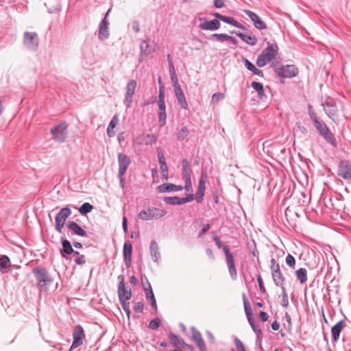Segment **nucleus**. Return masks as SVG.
<instances>
[{
  "mask_svg": "<svg viewBox=\"0 0 351 351\" xmlns=\"http://www.w3.org/2000/svg\"><path fill=\"white\" fill-rule=\"evenodd\" d=\"M285 261H286V263L291 267H293L295 265V258L290 254H289L287 256Z\"/></svg>",
  "mask_w": 351,
  "mask_h": 351,
  "instance_id": "nucleus-46",
  "label": "nucleus"
},
{
  "mask_svg": "<svg viewBox=\"0 0 351 351\" xmlns=\"http://www.w3.org/2000/svg\"><path fill=\"white\" fill-rule=\"evenodd\" d=\"M120 302L121 303L122 308L124 310V311L125 313H128V311L130 310V306H129V303L127 302V300L120 301Z\"/></svg>",
  "mask_w": 351,
  "mask_h": 351,
  "instance_id": "nucleus-56",
  "label": "nucleus"
},
{
  "mask_svg": "<svg viewBox=\"0 0 351 351\" xmlns=\"http://www.w3.org/2000/svg\"><path fill=\"white\" fill-rule=\"evenodd\" d=\"M244 62H245V67L248 70H250L252 72V71L255 69L256 66L252 62H250L249 60H245Z\"/></svg>",
  "mask_w": 351,
  "mask_h": 351,
  "instance_id": "nucleus-55",
  "label": "nucleus"
},
{
  "mask_svg": "<svg viewBox=\"0 0 351 351\" xmlns=\"http://www.w3.org/2000/svg\"><path fill=\"white\" fill-rule=\"evenodd\" d=\"M140 49L141 54L145 56H148L154 51L153 44H151L146 40H143L141 43Z\"/></svg>",
  "mask_w": 351,
  "mask_h": 351,
  "instance_id": "nucleus-26",
  "label": "nucleus"
},
{
  "mask_svg": "<svg viewBox=\"0 0 351 351\" xmlns=\"http://www.w3.org/2000/svg\"><path fill=\"white\" fill-rule=\"evenodd\" d=\"M185 180V189L187 191H192V184L191 181V175L186 174L185 178H184Z\"/></svg>",
  "mask_w": 351,
  "mask_h": 351,
  "instance_id": "nucleus-43",
  "label": "nucleus"
},
{
  "mask_svg": "<svg viewBox=\"0 0 351 351\" xmlns=\"http://www.w3.org/2000/svg\"><path fill=\"white\" fill-rule=\"evenodd\" d=\"M314 125L319 134L328 141L332 142L334 141L333 134L330 132L325 123L318 121L317 119H315Z\"/></svg>",
  "mask_w": 351,
  "mask_h": 351,
  "instance_id": "nucleus-11",
  "label": "nucleus"
},
{
  "mask_svg": "<svg viewBox=\"0 0 351 351\" xmlns=\"http://www.w3.org/2000/svg\"><path fill=\"white\" fill-rule=\"evenodd\" d=\"M244 12L253 21L254 26L259 29H265L267 27L265 23L254 12L245 10Z\"/></svg>",
  "mask_w": 351,
  "mask_h": 351,
  "instance_id": "nucleus-15",
  "label": "nucleus"
},
{
  "mask_svg": "<svg viewBox=\"0 0 351 351\" xmlns=\"http://www.w3.org/2000/svg\"><path fill=\"white\" fill-rule=\"evenodd\" d=\"M118 279L119 280L118 287L119 301L129 300L132 297L130 289L125 287L123 276H119Z\"/></svg>",
  "mask_w": 351,
  "mask_h": 351,
  "instance_id": "nucleus-6",
  "label": "nucleus"
},
{
  "mask_svg": "<svg viewBox=\"0 0 351 351\" xmlns=\"http://www.w3.org/2000/svg\"><path fill=\"white\" fill-rule=\"evenodd\" d=\"M145 291L146 294V297L147 300H150L151 306L155 309L157 310L156 301L154 295V293L152 289L151 285H148V288L145 287Z\"/></svg>",
  "mask_w": 351,
  "mask_h": 351,
  "instance_id": "nucleus-28",
  "label": "nucleus"
},
{
  "mask_svg": "<svg viewBox=\"0 0 351 351\" xmlns=\"http://www.w3.org/2000/svg\"><path fill=\"white\" fill-rule=\"evenodd\" d=\"M159 193H165L169 191H178L182 190V186H178L171 183L163 184L157 187Z\"/></svg>",
  "mask_w": 351,
  "mask_h": 351,
  "instance_id": "nucleus-20",
  "label": "nucleus"
},
{
  "mask_svg": "<svg viewBox=\"0 0 351 351\" xmlns=\"http://www.w3.org/2000/svg\"><path fill=\"white\" fill-rule=\"evenodd\" d=\"M222 21L226 23H228V24H230L234 27H239V23L238 21H237L236 20H234V19L231 18V17H228V16H223L222 17Z\"/></svg>",
  "mask_w": 351,
  "mask_h": 351,
  "instance_id": "nucleus-41",
  "label": "nucleus"
},
{
  "mask_svg": "<svg viewBox=\"0 0 351 351\" xmlns=\"http://www.w3.org/2000/svg\"><path fill=\"white\" fill-rule=\"evenodd\" d=\"M278 47L276 44L269 45L259 55L256 60V64L259 67L265 66L268 62L274 59L278 53Z\"/></svg>",
  "mask_w": 351,
  "mask_h": 351,
  "instance_id": "nucleus-1",
  "label": "nucleus"
},
{
  "mask_svg": "<svg viewBox=\"0 0 351 351\" xmlns=\"http://www.w3.org/2000/svg\"><path fill=\"white\" fill-rule=\"evenodd\" d=\"M71 215V210L69 208H62L56 216L55 226L56 230L59 232H62V230L64 226L66 219Z\"/></svg>",
  "mask_w": 351,
  "mask_h": 351,
  "instance_id": "nucleus-3",
  "label": "nucleus"
},
{
  "mask_svg": "<svg viewBox=\"0 0 351 351\" xmlns=\"http://www.w3.org/2000/svg\"><path fill=\"white\" fill-rule=\"evenodd\" d=\"M159 326H160V321L158 319H152L149 322V328L153 330L157 329L159 327Z\"/></svg>",
  "mask_w": 351,
  "mask_h": 351,
  "instance_id": "nucleus-50",
  "label": "nucleus"
},
{
  "mask_svg": "<svg viewBox=\"0 0 351 351\" xmlns=\"http://www.w3.org/2000/svg\"><path fill=\"white\" fill-rule=\"evenodd\" d=\"M75 254L77 257L75 259V262L78 265H83L86 263L85 257L84 255H80L79 252H75Z\"/></svg>",
  "mask_w": 351,
  "mask_h": 351,
  "instance_id": "nucleus-44",
  "label": "nucleus"
},
{
  "mask_svg": "<svg viewBox=\"0 0 351 351\" xmlns=\"http://www.w3.org/2000/svg\"><path fill=\"white\" fill-rule=\"evenodd\" d=\"M259 316L261 320L263 322H265L268 319V315L264 311H261L259 314Z\"/></svg>",
  "mask_w": 351,
  "mask_h": 351,
  "instance_id": "nucleus-61",
  "label": "nucleus"
},
{
  "mask_svg": "<svg viewBox=\"0 0 351 351\" xmlns=\"http://www.w3.org/2000/svg\"><path fill=\"white\" fill-rule=\"evenodd\" d=\"M188 132V129L186 127L182 128L177 134L178 139L180 141L183 140L187 136Z\"/></svg>",
  "mask_w": 351,
  "mask_h": 351,
  "instance_id": "nucleus-42",
  "label": "nucleus"
},
{
  "mask_svg": "<svg viewBox=\"0 0 351 351\" xmlns=\"http://www.w3.org/2000/svg\"><path fill=\"white\" fill-rule=\"evenodd\" d=\"M223 251L226 254L227 265L230 274L233 279H235L237 276V272L235 267L233 256L230 252L228 245H223Z\"/></svg>",
  "mask_w": 351,
  "mask_h": 351,
  "instance_id": "nucleus-8",
  "label": "nucleus"
},
{
  "mask_svg": "<svg viewBox=\"0 0 351 351\" xmlns=\"http://www.w3.org/2000/svg\"><path fill=\"white\" fill-rule=\"evenodd\" d=\"M345 326L344 321L341 320L338 323H337L332 328V339L334 341H337L340 335V332H341L342 329Z\"/></svg>",
  "mask_w": 351,
  "mask_h": 351,
  "instance_id": "nucleus-23",
  "label": "nucleus"
},
{
  "mask_svg": "<svg viewBox=\"0 0 351 351\" xmlns=\"http://www.w3.org/2000/svg\"><path fill=\"white\" fill-rule=\"evenodd\" d=\"M214 4L217 8H221L224 5L223 0H215Z\"/></svg>",
  "mask_w": 351,
  "mask_h": 351,
  "instance_id": "nucleus-60",
  "label": "nucleus"
},
{
  "mask_svg": "<svg viewBox=\"0 0 351 351\" xmlns=\"http://www.w3.org/2000/svg\"><path fill=\"white\" fill-rule=\"evenodd\" d=\"M225 97V95L223 93H215L212 97V103L215 104L217 103L221 99Z\"/></svg>",
  "mask_w": 351,
  "mask_h": 351,
  "instance_id": "nucleus-47",
  "label": "nucleus"
},
{
  "mask_svg": "<svg viewBox=\"0 0 351 351\" xmlns=\"http://www.w3.org/2000/svg\"><path fill=\"white\" fill-rule=\"evenodd\" d=\"M143 307H144V305H143V303L142 302H138L134 307V311L136 312V313H141L143 312Z\"/></svg>",
  "mask_w": 351,
  "mask_h": 351,
  "instance_id": "nucleus-51",
  "label": "nucleus"
},
{
  "mask_svg": "<svg viewBox=\"0 0 351 351\" xmlns=\"http://www.w3.org/2000/svg\"><path fill=\"white\" fill-rule=\"evenodd\" d=\"M118 162H119V178L120 179L121 184H124L123 176L125 175L128 168L130 165V158L123 154H119L118 155Z\"/></svg>",
  "mask_w": 351,
  "mask_h": 351,
  "instance_id": "nucleus-4",
  "label": "nucleus"
},
{
  "mask_svg": "<svg viewBox=\"0 0 351 351\" xmlns=\"http://www.w3.org/2000/svg\"><path fill=\"white\" fill-rule=\"evenodd\" d=\"M93 206L89 203H84L81 207L79 208V212L81 215H85L87 213H90L93 210Z\"/></svg>",
  "mask_w": 351,
  "mask_h": 351,
  "instance_id": "nucleus-37",
  "label": "nucleus"
},
{
  "mask_svg": "<svg viewBox=\"0 0 351 351\" xmlns=\"http://www.w3.org/2000/svg\"><path fill=\"white\" fill-rule=\"evenodd\" d=\"M234 343L237 351H246L243 343L239 339H236Z\"/></svg>",
  "mask_w": 351,
  "mask_h": 351,
  "instance_id": "nucleus-49",
  "label": "nucleus"
},
{
  "mask_svg": "<svg viewBox=\"0 0 351 351\" xmlns=\"http://www.w3.org/2000/svg\"><path fill=\"white\" fill-rule=\"evenodd\" d=\"M62 244V250H61V254L62 256H64V254L69 255L73 252V250L71 245V243L68 240H63Z\"/></svg>",
  "mask_w": 351,
  "mask_h": 351,
  "instance_id": "nucleus-31",
  "label": "nucleus"
},
{
  "mask_svg": "<svg viewBox=\"0 0 351 351\" xmlns=\"http://www.w3.org/2000/svg\"><path fill=\"white\" fill-rule=\"evenodd\" d=\"M67 227L75 234L80 237H86V232L76 222L70 221L67 223Z\"/></svg>",
  "mask_w": 351,
  "mask_h": 351,
  "instance_id": "nucleus-22",
  "label": "nucleus"
},
{
  "mask_svg": "<svg viewBox=\"0 0 351 351\" xmlns=\"http://www.w3.org/2000/svg\"><path fill=\"white\" fill-rule=\"evenodd\" d=\"M210 228V224H203V228L202 230L199 232L198 237H202Z\"/></svg>",
  "mask_w": 351,
  "mask_h": 351,
  "instance_id": "nucleus-52",
  "label": "nucleus"
},
{
  "mask_svg": "<svg viewBox=\"0 0 351 351\" xmlns=\"http://www.w3.org/2000/svg\"><path fill=\"white\" fill-rule=\"evenodd\" d=\"M73 341L71 347V350L75 348L83 343V339L85 337L84 330L81 326L74 327L73 332Z\"/></svg>",
  "mask_w": 351,
  "mask_h": 351,
  "instance_id": "nucleus-7",
  "label": "nucleus"
},
{
  "mask_svg": "<svg viewBox=\"0 0 351 351\" xmlns=\"http://www.w3.org/2000/svg\"><path fill=\"white\" fill-rule=\"evenodd\" d=\"M271 328L274 330H279L280 328V324L275 321L272 324H271Z\"/></svg>",
  "mask_w": 351,
  "mask_h": 351,
  "instance_id": "nucleus-63",
  "label": "nucleus"
},
{
  "mask_svg": "<svg viewBox=\"0 0 351 351\" xmlns=\"http://www.w3.org/2000/svg\"><path fill=\"white\" fill-rule=\"evenodd\" d=\"M11 267L10 258L6 255H3L0 257V270L2 273H7L9 271Z\"/></svg>",
  "mask_w": 351,
  "mask_h": 351,
  "instance_id": "nucleus-27",
  "label": "nucleus"
},
{
  "mask_svg": "<svg viewBox=\"0 0 351 351\" xmlns=\"http://www.w3.org/2000/svg\"><path fill=\"white\" fill-rule=\"evenodd\" d=\"M252 87L258 92L260 98H263L265 96L263 86L261 83L253 82Z\"/></svg>",
  "mask_w": 351,
  "mask_h": 351,
  "instance_id": "nucleus-35",
  "label": "nucleus"
},
{
  "mask_svg": "<svg viewBox=\"0 0 351 351\" xmlns=\"http://www.w3.org/2000/svg\"><path fill=\"white\" fill-rule=\"evenodd\" d=\"M132 252V245L129 243H125L123 247V256L124 261L128 267H130L131 263V257Z\"/></svg>",
  "mask_w": 351,
  "mask_h": 351,
  "instance_id": "nucleus-24",
  "label": "nucleus"
},
{
  "mask_svg": "<svg viewBox=\"0 0 351 351\" xmlns=\"http://www.w3.org/2000/svg\"><path fill=\"white\" fill-rule=\"evenodd\" d=\"M257 280H258V285H259L261 291L262 293H265L266 291V289H265V287L263 286L262 278L261 276H258Z\"/></svg>",
  "mask_w": 351,
  "mask_h": 351,
  "instance_id": "nucleus-57",
  "label": "nucleus"
},
{
  "mask_svg": "<svg viewBox=\"0 0 351 351\" xmlns=\"http://www.w3.org/2000/svg\"><path fill=\"white\" fill-rule=\"evenodd\" d=\"M119 123V118L117 115L114 116L110 122V124L107 128V134L109 137L114 136L115 135V132L114 129L117 125Z\"/></svg>",
  "mask_w": 351,
  "mask_h": 351,
  "instance_id": "nucleus-29",
  "label": "nucleus"
},
{
  "mask_svg": "<svg viewBox=\"0 0 351 351\" xmlns=\"http://www.w3.org/2000/svg\"><path fill=\"white\" fill-rule=\"evenodd\" d=\"M193 340L195 342L201 351L206 350V345L202 339V335L198 331L193 332Z\"/></svg>",
  "mask_w": 351,
  "mask_h": 351,
  "instance_id": "nucleus-25",
  "label": "nucleus"
},
{
  "mask_svg": "<svg viewBox=\"0 0 351 351\" xmlns=\"http://www.w3.org/2000/svg\"><path fill=\"white\" fill-rule=\"evenodd\" d=\"M34 274L36 276L39 287H43L51 281L45 269L35 268L34 269Z\"/></svg>",
  "mask_w": 351,
  "mask_h": 351,
  "instance_id": "nucleus-12",
  "label": "nucleus"
},
{
  "mask_svg": "<svg viewBox=\"0 0 351 351\" xmlns=\"http://www.w3.org/2000/svg\"><path fill=\"white\" fill-rule=\"evenodd\" d=\"M132 28L135 32H138L140 30L139 24L138 22H134L132 25Z\"/></svg>",
  "mask_w": 351,
  "mask_h": 351,
  "instance_id": "nucleus-64",
  "label": "nucleus"
},
{
  "mask_svg": "<svg viewBox=\"0 0 351 351\" xmlns=\"http://www.w3.org/2000/svg\"><path fill=\"white\" fill-rule=\"evenodd\" d=\"M213 239L217 245V246L219 247V248H221V247H223V246L222 245V243L219 239V237L217 235V234H215L214 237H213Z\"/></svg>",
  "mask_w": 351,
  "mask_h": 351,
  "instance_id": "nucleus-58",
  "label": "nucleus"
},
{
  "mask_svg": "<svg viewBox=\"0 0 351 351\" xmlns=\"http://www.w3.org/2000/svg\"><path fill=\"white\" fill-rule=\"evenodd\" d=\"M210 38L218 41L230 40L234 43V38L226 34H214L211 35Z\"/></svg>",
  "mask_w": 351,
  "mask_h": 351,
  "instance_id": "nucleus-32",
  "label": "nucleus"
},
{
  "mask_svg": "<svg viewBox=\"0 0 351 351\" xmlns=\"http://www.w3.org/2000/svg\"><path fill=\"white\" fill-rule=\"evenodd\" d=\"M206 177L204 176H201L199 181V186L197 189V191L196 193V200L197 202H202L203 199V197L204 195V191L206 189Z\"/></svg>",
  "mask_w": 351,
  "mask_h": 351,
  "instance_id": "nucleus-18",
  "label": "nucleus"
},
{
  "mask_svg": "<svg viewBox=\"0 0 351 351\" xmlns=\"http://www.w3.org/2000/svg\"><path fill=\"white\" fill-rule=\"evenodd\" d=\"M325 110L328 117L334 119L337 117V108L331 102L326 103Z\"/></svg>",
  "mask_w": 351,
  "mask_h": 351,
  "instance_id": "nucleus-30",
  "label": "nucleus"
},
{
  "mask_svg": "<svg viewBox=\"0 0 351 351\" xmlns=\"http://www.w3.org/2000/svg\"><path fill=\"white\" fill-rule=\"evenodd\" d=\"M199 27L205 30H217L220 27V22L216 19L210 21H204L199 25Z\"/></svg>",
  "mask_w": 351,
  "mask_h": 351,
  "instance_id": "nucleus-21",
  "label": "nucleus"
},
{
  "mask_svg": "<svg viewBox=\"0 0 351 351\" xmlns=\"http://www.w3.org/2000/svg\"><path fill=\"white\" fill-rule=\"evenodd\" d=\"M167 214V211L156 207H149L142 210L138 217L143 221L154 220L161 218Z\"/></svg>",
  "mask_w": 351,
  "mask_h": 351,
  "instance_id": "nucleus-2",
  "label": "nucleus"
},
{
  "mask_svg": "<svg viewBox=\"0 0 351 351\" xmlns=\"http://www.w3.org/2000/svg\"><path fill=\"white\" fill-rule=\"evenodd\" d=\"M165 119H166L165 111H160V112H159V121L160 122L162 125L165 124Z\"/></svg>",
  "mask_w": 351,
  "mask_h": 351,
  "instance_id": "nucleus-54",
  "label": "nucleus"
},
{
  "mask_svg": "<svg viewBox=\"0 0 351 351\" xmlns=\"http://www.w3.org/2000/svg\"><path fill=\"white\" fill-rule=\"evenodd\" d=\"M243 302H244L245 311L246 315H247V318L252 317L250 305L245 295H243Z\"/></svg>",
  "mask_w": 351,
  "mask_h": 351,
  "instance_id": "nucleus-39",
  "label": "nucleus"
},
{
  "mask_svg": "<svg viewBox=\"0 0 351 351\" xmlns=\"http://www.w3.org/2000/svg\"><path fill=\"white\" fill-rule=\"evenodd\" d=\"M338 174L348 183H351V165L348 161H341L339 165Z\"/></svg>",
  "mask_w": 351,
  "mask_h": 351,
  "instance_id": "nucleus-10",
  "label": "nucleus"
},
{
  "mask_svg": "<svg viewBox=\"0 0 351 351\" xmlns=\"http://www.w3.org/2000/svg\"><path fill=\"white\" fill-rule=\"evenodd\" d=\"M158 157L160 165L166 164L165 158L163 155V153L161 150H158Z\"/></svg>",
  "mask_w": 351,
  "mask_h": 351,
  "instance_id": "nucleus-53",
  "label": "nucleus"
},
{
  "mask_svg": "<svg viewBox=\"0 0 351 351\" xmlns=\"http://www.w3.org/2000/svg\"><path fill=\"white\" fill-rule=\"evenodd\" d=\"M183 177L185 178L186 174L191 175V169L188 161L184 159L182 160Z\"/></svg>",
  "mask_w": 351,
  "mask_h": 351,
  "instance_id": "nucleus-40",
  "label": "nucleus"
},
{
  "mask_svg": "<svg viewBox=\"0 0 351 351\" xmlns=\"http://www.w3.org/2000/svg\"><path fill=\"white\" fill-rule=\"evenodd\" d=\"M136 87V81L132 80L127 84L126 93H125V100L128 103L127 106L130 107L132 97L134 94L135 89Z\"/></svg>",
  "mask_w": 351,
  "mask_h": 351,
  "instance_id": "nucleus-17",
  "label": "nucleus"
},
{
  "mask_svg": "<svg viewBox=\"0 0 351 351\" xmlns=\"http://www.w3.org/2000/svg\"><path fill=\"white\" fill-rule=\"evenodd\" d=\"M296 276L301 284L307 280V271L304 268H300L295 271Z\"/></svg>",
  "mask_w": 351,
  "mask_h": 351,
  "instance_id": "nucleus-33",
  "label": "nucleus"
},
{
  "mask_svg": "<svg viewBox=\"0 0 351 351\" xmlns=\"http://www.w3.org/2000/svg\"><path fill=\"white\" fill-rule=\"evenodd\" d=\"M194 199L193 195H189L186 197L182 198V204H185L186 202H191Z\"/></svg>",
  "mask_w": 351,
  "mask_h": 351,
  "instance_id": "nucleus-62",
  "label": "nucleus"
},
{
  "mask_svg": "<svg viewBox=\"0 0 351 351\" xmlns=\"http://www.w3.org/2000/svg\"><path fill=\"white\" fill-rule=\"evenodd\" d=\"M174 93H175L176 97L178 101V103L180 104L181 107L184 110H188L189 105L186 100L185 95L181 88V86L174 88Z\"/></svg>",
  "mask_w": 351,
  "mask_h": 351,
  "instance_id": "nucleus-19",
  "label": "nucleus"
},
{
  "mask_svg": "<svg viewBox=\"0 0 351 351\" xmlns=\"http://www.w3.org/2000/svg\"><path fill=\"white\" fill-rule=\"evenodd\" d=\"M24 44L29 49H34L38 46V39L35 32H25L23 38Z\"/></svg>",
  "mask_w": 351,
  "mask_h": 351,
  "instance_id": "nucleus-13",
  "label": "nucleus"
},
{
  "mask_svg": "<svg viewBox=\"0 0 351 351\" xmlns=\"http://www.w3.org/2000/svg\"><path fill=\"white\" fill-rule=\"evenodd\" d=\"M160 165V171L162 177L165 178V180L168 179V171H167V166L166 164Z\"/></svg>",
  "mask_w": 351,
  "mask_h": 351,
  "instance_id": "nucleus-48",
  "label": "nucleus"
},
{
  "mask_svg": "<svg viewBox=\"0 0 351 351\" xmlns=\"http://www.w3.org/2000/svg\"><path fill=\"white\" fill-rule=\"evenodd\" d=\"M165 202L171 204H183L182 198L178 197H169L165 199Z\"/></svg>",
  "mask_w": 351,
  "mask_h": 351,
  "instance_id": "nucleus-38",
  "label": "nucleus"
},
{
  "mask_svg": "<svg viewBox=\"0 0 351 351\" xmlns=\"http://www.w3.org/2000/svg\"><path fill=\"white\" fill-rule=\"evenodd\" d=\"M68 125L66 123H61L58 126L51 130V134L55 141L64 142L67 136Z\"/></svg>",
  "mask_w": 351,
  "mask_h": 351,
  "instance_id": "nucleus-5",
  "label": "nucleus"
},
{
  "mask_svg": "<svg viewBox=\"0 0 351 351\" xmlns=\"http://www.w3.org/2000/svg\"><path fill=\"white\" fill-rule=\"evenodd\" d=\"M271 270L272 272V278L276 285L277 286L282 285L283 276L280 271L279 264L274 258L271 260Z\"/></svg>",
  "mask_w": 351,
  "mask_h": 351,
  "instance_id": "nucleus-9",
  "label": "nucleus"
},
{
  "mask_svg": "<svg viewBox=\"0 0 351 351\" xmlns=\"http://www.w3.org/2000/svg\"><path fill=\"white\" fill-rule=\"evenodd\" d=\"M238 36L247 44L252 45H254L257 41L255 37L243 33L238 34Z\"/></svg>",
  "mask_w": 351,
  "mask_h": 351,
  "instance_id": "nucleus-34",
  "label": "nucleus"
},
{
  "mask_svg": "<svg viewBox=\"0 0 351 351\" xmlns=\"http://www.w3.org/2000/svg\"><path fill=\"white\" fill-rule=\"evenodd\" d=\"M99 36L106 38L108 36V23L106 18L102 21L99 29Z\"/></svg>",
  "mask_w": 351,
  "mask_h": 351,
  "instance_id": "nucleus-36",
  "label": "nucleus"
},
{
  "mask_svg": "<svg viewBox=\"0 0 351 351\" xmlns=\"http://www.w3.org/2000/svg\"><path fill=\"white\" fill-rule=\"evenodd\" d=\"M158 108L160 111H165V100H158Z\"/></svg>",
  "mask_w": 351,
  "mask_h": 351,
  "instance_id": "nucleus-59",
  "label": "nucleus"
},
{
  "mask_svg": "<svg viewBox=\"0 0 351 351\" xmlns=\"http://www.w3.org/2000/svg\"><path fill=\"white\" fill-rule=\"evenodd\" d=\"M298 69L293 65L282 66L278 70V75L282 77H293L298 74Z\"/></svg>",
  "mask_w": 351,
  "mask_h": 351,
  "instance_id": "nucleus-14",
  "label": "nucleus"
},
{
  "mask_svg": "<svg viewBox=\"0 0 351 351\" xmlns=\"http://www.w3.org/2000/svg\"><path fill=\"white\" fill-rule=\"evenodd\" d=\"M171 79L173 82V86L174 88H176L177 87H180L175 71H173L172 73H171Z\"/></svg>",
  "mask_w": 351,
  "mask_h": 351,
  "instance_id": "nucleus-45",
  "label": "nucleus"
},
{
  "mask_svg": "<svg viewBox=\"0 0 351 351\" xmlns=\"http://www.w3.org/2000/svg\"><path fill=\"white\" fill-rule=\"evenodd\" d=\"M157 141V137L153 134H141L136 138L134 142L138 145H152Z\"/></svg>",
  "mask_w": 351,
  "mask_h": 351,
  "instance_id": "nucleus-16",
  "label": "nucleus"
}]
</instances>
